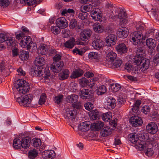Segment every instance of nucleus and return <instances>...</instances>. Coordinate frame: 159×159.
I'll return each mask as SVG.
<instances>
[{
	"mask_svg": "<svg viewBox=\"0 0 159 159\" xmlns=\"http://www.w3.org/2000/svg\"><path fill=\"white\" fill-rule=\"evenodd\" d=\"M155 40L152 38H149L146 41V45L149 48H153L155 46Z\"/></svg>",
	"mask_w": 159,
	"mask_h": 159,
	"instance_id": "obj_47",
	"label": "nucleus"
},
{
	"mask_svg": "<svg viewBox=\"0 0 159 159\" xmlns=\"http://www.w3.org/2000/svg\"><path fill=\"white\" fill-rule=\"evenodd\" d=\"M77 21L75 19H71L70 20L69 24V27L70 29H73L77 26Z\"/></svg>",
	"mask_w": 159,
	"mask_h": 159,
	"instance_id": "obj_59",
	"label": "nucleus"
},
{
	"mask_svg": "<svg viewBox=\"0 0 159 159\" xmlns=\"http://www.w3.org/2000/svg\"><path fill=\"white\" fill-rule=\"evenodd\" d=\"M78 96L77 95L75 94H72L68 95L66 99L68 102L72 103H76L78 100Z\"/></svg>",
	"mask_w": 159,
	"mask_h": 159,
	"instance_id": "obj_31",
	"label": "nucleus"
},
{
	"mask_svg": "<svg viewBox=\"0 0 159 159\" xmlns=\"http://www.w3.org/2000/svg\"><path fill=\"white\" fill-rule=\"evenodd\" d=\"M151 115L152 119L153 121H156L158 119H159V116L157 109H156L155 110H154L153 111L151 112Z\"/></svg>",
	"mask_w": 159,
	"mask_h": 159,
	"instance_id": "obj_50",
	"label": "nucleus"
},
{
	"mask_svg": "<svg viewBox=\"0 0 159 159\" xmlns=\"http://www.w3.org/2000/svg\"><path fill=\"white\" fill-rule=\"evenodd\" d=\"M141 104V101L138 100L134 103V104L131 108V111L134 113H137L139 111V107Z\"/></svg>",
	"mask_w": 159,
	"mask_h": 159,
	"instance_id": "obj_37",
	"label": "nucleus"
},
{
	"mask_svg": "<svg viewBox=\"0 0 159 159\" xmlns=\"http://www.w3.org/2000/svg\"><path fill=\"white\" fill-rule=\"evenodd\" d=\"M56 23L58 27L61 29L66 28L68 25L66 20L63 17L57 19L56 20Z\"/></svg>",
	"mask_w": 159,
	"mask_h": 159,
	"instance_id": "obj_16",
	"label": "nucleus"
},
{
	"mask_svg": "<svg viewBox=\"0 0 159 159\" xmlns=\"http://www.w3.org/2000/svg\"><path fill=\"white\" fill-rule=\"evenodd\" d=\"M148 36V35L147 34H146L145 36H143L140 32L135 31L132 34L130 41L133 43V44L137 45L142 42V39H145V38Z\"/></svg>",
	"mask_w": 159,
	"mask_h": 159,
	"instance_id": "obj_4",
	"label": "nucleus"
},
{
	"mask_svg": "<svg viewBox=\"0 0 159 159\" xmlns=\"http://www.w3.org/2000/svg\"><path fill=\"white\" fill-rule=\"evenodd\" d=\"M146 129L149 133L155 134L158 130V126L155 123L151 122L146 126Z\"/></svg>",
	"mask_w": 159,
	"mask_h": 159,
	"instance_id": "obj_14",
	"label": "nucleus"
},
{
	"mask_svg": "<svg viewBox=\"0 0 159 159\" xmlns=\"http://www.w3.org/2000/svg\"><path fill=\"white\" fill-rule=\"evenodd\" d=\"M117 34L120 38H125L128 34V30L125 27H121L118 29Z\"/></svg>",
	"mask_w": 159,
	"mask_h": 159,
	"instance_id": "obj_17",
	"label": "nucleus"
},
{
	"mask_svg": "<svg viewBox=\"0 0 159 159\" xmlns=\"http://www.w3.org/2000/svg\"><path fill=\"white\" fill-rule=\"evenodd\" d=\"M15 35L16 39L18 40H20L26 36V34L21 31H17L15 33Z\"/></svg>",
	"mask_w": 159,
	"mask_h": 159,
	"instance_id": "obj_46",
	"label": "nucleus"
},
{
	"mask_svg": "<svg viewBox=\"0 0 159 159\" xmlns=\"http://www.w3.org/2000/svg\"><path fill=\"white\" fill-rule=\"evenodd\" d=\"M157 138H156L154 135H153L150 141H148L149 144L147 145V147L157 148L158 147V144L157 143Z\"/></svg>",
	"mask_w": 159,
	"mask_h": 159,
	"instance_id": "obj_35",
	"label": "nucleus"
},
{
	"mask_svg": "<svg viewBox=\"0 0 159 159\" xmlns=\"http://www.w3.org/2000/svg\"><path fill=\"white\" fill-rule=\"evenodd\" d=\"M31 38L28 36H26L22 39H21L19 44L22 48H27L29 44L31 43Z\"/></svg>",
	"mask_w": 159,
	"mask_h": 159,
	"instance_id": "obj_22",
	"label": "nucleus"
},
{
	"mask_svg": "<svg viewBox=\"0 0 159 159\" xmlns=\"http://www.w3.org/2000/svg\"><path fill=\"white\" fill-rule=\"evenodd\" d=\"M139 139L141 141H143L145 143L144 145L145 146L144 149H145L147 147V145L149 144V142L148 141H146L148 138V133H142L139 134Z\"/></svg>",
	"mask_w": 159,
	"mask_h": 159,
	"instance_id": "obj_27",
	"label": "nucleus"
},
{
	"mask_svg": "<svg viewBox=\"0 0 159 159\" xmlns=\"http://www.w3.org/2000/svg\"><path fill=\"white\" fill-rule=\"evenodd\" d=\"M90 122L86 121L80 123L79 129L81 131H86L88 130L89 128Z\"/></svg>",
	"mask_w": 159,
	"mask_h": 159,
	"instance_id": "obj_26",
	"label": "nucleus"
},
{
	"mask_svg": "<svg viewBox=\"0 0 159 159\" xmlns=\"http://www.w3.org/2000/svg\"><path fill=\"white\" fill-rule=\"evenodd\" d=\"M92 34V31L89 29L84 30L80 33V39L83 41H86L90 38Z\"/></svg>",
	"mask_w": 159,
	"mask_h": 159,
	"instance_id": "obj_10",
	"label": "nucleus"
},
{
	"mask_svg": "<svg viewBox=\"0 0 159 159\" xmlns=\"http://www.w3.org/2000/svg\"><path fill=\"white\" fill-rule=\"evenodd\" d=\"M93 28L95 32L98 33H102L104 30L103 26L100 23H95L93 25Z\"/></svg>",
	"mask_w": 159,
	"mask_h": 159,
	"instance_id": "obj_23",
	"label": "nucleus"
},
{
	"mask_svg": "<svg viewBox=\"0 0 159 159\" xmlns=\"http://www.w3.org/2000/svg\"><path fill=\"white\" fill-rule=\"evenodd\" d=\"M69 72L67 69L63 70L59 74V78L60 80H64L67 79L69 75Z\"/></svg>",
	"mask_w": 159,
	"mask_h": 159,
	"instance_id": "obj_32",
	"label": "nucleus"
},
{
	"mask_svg": "<svg viewBox=\"0 0 159 159\" xmlns=\"http://www.w3.org/2000/svg\"><path fill=\"white\" fill-rule=\"evenodd\" d=\"M145 50L144 48L138 47L136 51V53L138 57L142 58L145 56Z\"/></svg>",
	"mask_w": 159,
	"mask_h": 159,
	"instance_id": "obj_40",
	"label": "nucleus"
},
{
	"mask_svg": "<svg viewBox=\"0 0 159 159\" xmlns=\"http://www.w3.org/2000/svg\"><path fill=\"white\" fill-rule=\"evenodd\" d=\"M29 52L25 51H20L19 54V58L22 60H27L29 57Z\"/></svg>",
	"mask_w": 159,
	"mask_h": 159,
	"instance_id": "obj_34",
	"label": "nucleus"
},
{
	"mask_svg": "<svg viewBox=\"0 0 159 159\" xmlns=\"http://www.w3.org/2000/svg\"><path fill=\"white\" fill-rule=\"evenodd\" d=\"M150 63L149 60L148 59H143L140 63V69L143 71L148 69L149 67Z\"/></svg>",
	"mask_w": 159,
	"mask_h": 159,
	"instance_id": "obj_24",
	"label": "nucleus"
},
{
	"mask_svg": "<svg viewBox=\"0 0 159 159\" xmlns=\"http://www.w3.org/2000/svg\"><path fill=\"white\" fill-rule=\"evenodd\" d=\"M62 37L64 38H66L69 37L70 32L68 30L64 29L61 32Z\"/></svg>",
	"mask_w": 159,
	"mask_h": 159,
	"instance_id": "obj_60",
	"label": "nucleus"
},
{
	"mask_svg": "<svg viewBox=\"0 0 159 159\" xmlns=\"http://www.w3.org/2000/svg\"><path fill=\"white\" fill-rule=\"evenodd\" d=\"M131 124L134 126H137L141 125L143 123L142 119L137 116L131 117L129 119Z\"/></svg>",
	"mask_w": 159,
	"mask_h": 159,
	"instance_id": "obj_12",
	"label": "nucleus"
},
{
	"mask_svg": "<svg viewBox=\"0 0 159 159\" xmlns=\"http://www.w3.org/2000/svg\"><path fill=\"white\" fill-rule=\"evenodd\" d=\"M30 144L34 147L37 148L41 145V142L40 139L34 138L31 139Z\"/></svg>",
	"mask_w": 159,
	"mask_h": 159,
	"instance_id": "obj_38",
	"label": "nucleus"
},
{
	"mask_svg": "<svg viewBox=\"0 0 159 159\" xmlns=\"http://www.w3.org/2000/svg\"><path fill=\"white\" fill-rule=\"evenodd\" d=\"M34 64L36 66L42 67L45 64L44 59L42 57H37L34 61Z\"/></svg>",
	"mask_w": 159,
	"mask_h": 159,
	"instance_id": "obj_29",
	"label": "nucleus"
},
{
	"mask_svg": "<svg viewBox=\"0 0 159 159\" xmlns=\"http://www.w3.org/2000/svg\"><path fill=\"white\" fill-rule=\"evenodd\" d=\"M15 39L12 37H8L7 35V39L6 40L5 43L8 46H11L15 44Z\"/></svg>",
	"mask_w": 159,
	"mask_h": 159,
	"instance_id": "obj_41",
	"label": "nucleus"
},
{
	"mask_svg": "<svg viewBox=\"0 0 159 159\" xmlns=\"http://www.w3.org/2000/svg\"><path fill=\"white\" fill-rule=\"evenodd\" d=\"M79 83L81 87H84L86 86L88 84L89 81L85 78H82L79 79Z\"/></svg>",
	"mask_w": 159,
	"mask_h": 159,
	"instance_id": "obj_51",
	"label": "nucleus"
},
{
	"mask_svg": "<svg viewBox=\"0 0 159 159\" xmlns=\"http://www.w3.org/2000/svg\"><path fill=\"white\" fill-rule=\"evenodd\" d=\"M128 138L129 141L135 144V147L137 149L140 151L144 149L145 146L144 144L145 143L140 141L137 134L135 133H131L129 135Z\"/></svg>",
	"mask_w": 159,
	"mask_h": 159,
	"instance_id": "obj_3",
	"label": "nucleus"
},
{
	"mask_svg": "<svg viewBox=\"0 0 159 159\" xmlns=\"http://www.w3.org/2000/svg\"><path fill=\"white\" fill-rule=\"evenodd\" d=\"M43 67L36 66L33 69L31 73L34 76L40 77L43 75Z\"/></svg>",
	"mask_w": 159,
	"mask_h": 159,
	"instance_id": "obj_20",
	"label": "nucleus"
},
{
	"mask_svg": "<svg viewBox=\"0 0 159 159\" xmlns=\"http://www.w3.org/2000/svg\"><path fill=\"white\" fill-rule=\"evenodd\" d=\"M104 107L106 109L111 110L115 108L116 105V100L111 97L107 98Z\"/></svg>",
	"mask_w": 159,
	"mask_h": 159,
	"instance_id": "obj_9",
	"label": "nucleus"
},
{
	"mask_svg": "<svg viewBox=\"0 0 159 159\" xmlns=\"http://www.w3.org/2000/svg\"><path fill=\"white\" fill-rule=\"evenodd\" d=\"M13 146L15 149L20 148L22 147L21 140L18 139H14L13 140Z\"/></svg>",
	"mask_w": 159,
	"mask_h": 159,
	"instance_id": "obj_43",
	"label": "nucleus"
},
{
	"mask_svg": "<svg viewBox=\"0 0 159 159\" xmlns=\"http://www.w3.org/2000/svg\"><path fill=\"white\" fill-rule=\"evenodd\" d=\"M111 128L108 126L104 127L101 132V135L103 137H106L110 135L112 132Z\"/></svg>",
	"mask_w": 159,
	"mask_h": 159,
	"instance_id": "obj_30",
	"label": "nucleus"
},
{
	"mask_svg": "<svg viewBox=\"0 0 159 159\" xmlns=\"http://www.w3.org/2000/svg\"><path fill=\"white\" fill-rule=\"evenodd\" d=\"M117 37L114 34H110L106 38L105 42L106 45L108 46H111L115 44L116 43Z\"/></svg>",
	"mask_w": 159,
	"mask_h": 159,
	"instance_id": "obj_11",
	"label": "nucleus"
},
{
	"mask_svg": "<svg viewBox=\"0 0 159 159\" xmlns=\"http://www.w3.org/2000/svg\"><path fill=\"white\" fill-rule=\"evenodd\" d=\"M106 8L110 9L111 11V13L110 16V18L111 19H115L117 18L116 14L117 12H119L121 9L116 6H114L111 3H107L106 5Z\"/></svg>",
	"mask_w": 159,
	"mask_h": 159,
	"instance_id": "obj_7",
	"label": "nucleus"
},
{
	"mask_svg": "<svg viewBox=\"0 0 159 159\" xmlns=\"http://www.w3.org/2000/svg\"><path fill=\"white\" fill-rule=\"evenodd\" d=\"M75 12L74 10L72 9L68 8V9H65L63 10L61 14L62 15L65 16L68 13L69 14H74Z\"/></svg>",
	"mask_w": 159,
	"mask_h": 159,
	"instance_id": "obj_57",
	"label": "nucleus"
},
{
	"mask_svg": "<svg viewBox=\"0 0 159 159\" xmlns=\"http://www.w3.org/2000/svg\"><path fill=\"white\" fill-rule=\"evenodd\" d=\"M150 107L148 106H145L142 108V111L145 114H147L149 113L150 111Z\"/></svg>",
	"mask_w": 159,
	"mask_h": 159,
	"instance_id": "obj_62",
	"label": "nucleus"
},
{
	"mask_svg": "<svg viewBox=\"0 0 159 159\" xmlns=\"http://www.w3.org/2000/svg\"><path fill=\"white\" fill-rule=\"evenodd\" d=\"M116 49L118 53L122 54L127 51V48L125 44L121 43L118 45L116 47Z\"/></svg>",
	"mask_w": 159,
	"mask_h": 159,
	"instance_id": "obj_25",
	"label": "nucleus"
},
{
	"mask_svg": "<svg viewBox=\"0 0 159 159\" xmlns=\"http://www.w3.org/2000/svg\"><path fill=\"white\" fill-rule=\"evenodd\" d=\"M46 98V96L45 93H43L40 96L39 101V103L40 105H42L44 104Z\"/></svg>",
	"mask_w": 159,
	"mask_h": 159,
	"instance_id": "obj_55",
	"label": "nucleus"
},
{
	"mask_svg": "<svg viewBox=\"0 0 159 159\" xmlns=\"http://www.w3.org/2000/svg\"><path fill=\"white\" fill-rule=\"evenodd\" d=\"M50 69L53 72L57 73L59 72L61 70L57 68L54 62L51 65Z\"/></svg>",
	"mask_w": 159,
	"mask_h": 159,
	"instance_id": "obj_58",
	"label": "nucleus"
},
{
	"mask_svg": "<svg viewBox=\"0 0 159 159\" xmlns=\"http://www.w3.org/2000/svg\"><path fill=\"white\" fill-rule=\"evenodd\" d=\"M92 6L91 4H88L84 6H82L80 9L82 12L87 13L92 9Z\"/></svg>",
	"mask_w": 159,
	"mask_h": 159,
	"instance_id": "obj_45",
	"label": "nucleus"
},
{
	"mask_svg": "<svg viewBox=\"0 0 159 159\" xmlns=\"http://www.w3.org/2000/svg\"><path fill=\"white\" fill-rule=\"evenodd\" d=\"M76 110L73 107L67 108L66 110V118L71 123L75 121Z\"/></svg>",
	"mask_w": 159,
	"mask_h": 159,
	"instance_id": "obj_6",
	"label": "nucleus"
},
{
	"mask_svg": "<svg viewBox=\"0 0 159 159\" xmlns=\"http://www.w3.org/2000/svg\"><path fill=\"white\" fill-rule=\"evenodd\" d=\"M59 28L57 26H52L51 27V30L54 34H58L60 32V30Z\"/></svg>",
	"mask_w": 159,
	"mask_h": 159,
	"instance_id": "obj_54",
	"label": "nucleus"
},
{
	"mask_svg": "<svg viewBox=\"0 0 159 159\" xmlns=\"http://www.w3.org/2000/svg\"><path fill=\"white\" fill-rule=\"evenodd\" d=\"M122 62V61L120 59L116 60L113 63L114 67L116 68L120 67L121 65Z\"/></svg>",
	"mask_w": 159,
	"mask_h": 159,
	"instance_id": "obj_64",
	"label": "nucleus"
},
{
	"mask_svg": "<svg viewBox=\"0 0 159 159\" xmlns=\"http://www.w3.org/2000/svg\"><path fill=\"white\" fill-rule=\"evenodd\" d=\"M63 96L62 95H59L56 96L54 98L55 102L58 104L61 103L63 100Z\"/></svg>",
	"mask_w": 159,
	"mask_h": 159,
	"instance_id": "obj_56",
	"label": "nucleus"
},
{
	"mask_svg": "<svg viewBox=\"0 0 159 159\" xmlns=\"http://www.w3.org/2000/svg\"><path fill=\"white\" fill-rule=\"evenodd\" d=\"M37 52L39 54L45 55L48 52L49 54L53 53L54 50L52 49L49 48L45 44H42L38 48Z\"/></svg>",
	"mask_w": 159,
	"mask_h": 159,
	"instance_id": "obj_8",
	"label": "nucleus"
},
{
	"mask_svg": "<svg viewBox=\"0 0 159 159\" xmlns=\"http://www.w3.org/2000/svg\"><path fill=\"white\" fill-rule=\"evenodd\" d=\"M75 44V39L74 38L70 39L69 40L66 41L64 43L65 47L69 48H72L73 47Z\"/></svg>",
	"mask_w": 159,
	"mask_h": 159,
	"instance_id": "obj_39",
	"label": "nucleus"
},
{
	"mask_svg": "<svg viewBox=\"0 0 159 159\" xmlns=\"http://www.w3.org/2000/svg\"><path fill=\"white\" fill-rule=\"evenodd\" d=\"M9 4V0H0V6L5 7L8 6Z\"/></svg>",
	"mask_w": 159,
	"mask_h": 159,
	"instance_id": "obj_61",
	"label": "nucleus"
},
{
	"mask_svg": "<svg viewBox=\"0 0 159 159\" xmlns=\"http://www.w3.org/2000/svg\"><path fill=\"white\" fill-rule=\"evenodd\" d=\"M104 43L100 37L98 36L95 38L92 43V45L94 49L98 50L100 49L103 46Z\"/></svg>",
	"mask_w": 159,
	"mask_h": 159,
	"instance_id": "obj_13",
	"label": "nucleus"
},
{
	"mask_svg": "<svg viewBox=\"0 0 159 159\" xmlns=\"http://www.w3.org/2000/svg\"><path fill=\"white\" fill-rule=\"evenodd\" d=\"M82 70L80 69H78L74 71L70 75L71 78H76L82 75L83 74Z\"/></svg>",
	"mask_w": 159,
	"mask_h": 159,
	"instance_id": "obj_28",
	"label": "nucleus"
},
{
	"mask_svg": "<svg viewBox=\"0 0 159 159\" xmlns=\"http://www.w3.org/2000/svg\"><path fill=\"white\" fill-rule=\"evenodd\" d=\"M28 153V157L30 159H34L38 155L39 150L38 148L37 149H31L29 151Z\"/></svg>",
	"mask_w": 159,
	"mask_h": 159,
	"instance_id": "obj_33",
	"label": "nucleus"
},
{
	"mask_svg": "<svg viewBox=\"0 0 159 159\" xmlns=\"http://www.w3.org/2000/svg\"><path fill=\"white\" fill-rule=\"evenodd\" d=\"M17 93L15 96L16 101L20 106L24 107H30L31 106V102L33 96L31 94H28L19 97Z\"/></svg>",
	"mask_w": 159,
	"mask_h": 159,
	"instance_id": "obj_2",
	"label": "nucleus"
},
{
	"mask_svg": "<svg viewBox=\"0 0 159 159\" xmlns=\"http://www.w3.org/2000/svg\"><path fill=\"white\" fill-rule=\"evenodd\" d=\"M79 94L81 98L85 99H89L91 101L92 95L89 94V89H83L80 90Z\"/></svg>",
	"mask_w": 159,
	"mask_h": 159,
	"instance_id": "obj_15",
	"label": "nucleus"
},
{
	"mask_svg": "<svg viewBox=\"0 0 159 159\" xmlns=\"http://www.w3.org/2000/svg\"><path fill=\"white\" fill-rule=\"evenodd\" d=\"M22 147L24 148H27L30 146L31 143V138L29 136L23 137L21 140Z\"/></svg>",
	"mask_w": 159,
	"mask_h": 159,
	"instance_id": "obj_21",
	"label": "nucleus"
},
{
	"mask_svg": "<svg viewBox=\"0 0 159 159\" xmlns=\"http://www.w3.org/2000/svg\"><path fill=\"white\" fill-rule=\"evenodd\" d=\"M55 156V152L53 150L45 151L42 153V157L44 159H52Z\"/></svg>",
	"mask_w": 159,
	"mask_h": 159,
	"instance_id": "obj_19",
	"label": "nucleus"
},
{
	"mask_svg": "<svg viewBox=\"0 0 159 159\" xmlns=\"http://www.w3.org/2000/svg\"><path fill=\"white\" fill-rule=\"evenodd\" d=\"M120 88V86L117 84H111L109 87V89L111 91L115 92L118 91Z\"/></svg>",
	"mask_w": 159,
	"mask_h": 159,
	"instance_id": "obj_42",
	"label": "nucleus"
},
{
	"mask_svg": "<svg viewBox=\"0 0 159 159\" xmlns=\"http://www.w3.org/2000/svg\"><path fill=\"white\" fill-rule=\"evenodd\" d=\"M107 89L105 86L102 85L100 86L97 91V93L98 95H102L106 93Z\"/></svg>",
	"mask_w": 159,
	"mask_h": 159,
	"instance_id": "obj_48",
	"label": "nucleus"
},
{
	"mask_svg": "<svg viewBox=\"0 0 159 159\" xmlns=\"http://www.w3.org/2000/svg\"><path fill=\"white\" fill-rule=\"evenodd\" d=\"M88 15V14L87 13L82 12V13H80L78 16L79 19L84 20L87 18Z\"/></svg>",
	"mask_w": 159,
	"mask_h": 159,
	"instance_id": "obj_63",
	"label": "nucleus"
},
{
	"mask_svg": "<svg viewBox=\"0 0 159 159\" xmlns=\"http://www.w3.org/2000/svg\"><path fill=\"white\" fill-rule=\"evenodd\" d=\"M104 125V124L103 122L99 121L94 123L93 125V127L97 131L101 129Z\"/></svg>",
	"mask_w": 159,
	"mask_h": 159,
	"instance_id": "obj_49",
	"label": "nucleus"
},
{
	"mask_svg": "<svg viewBox=\"0 0 159 159\" xmlns=\"http://www.w3.org/2000/svg\"><path fill=\"white\" fill-rule=\"evenodd\" d=\"M116 16L117 18L115 19H112L115 21L117 19L119 18V24L120 26H124L128 22L127 14L124 10L121 9L119 12H117Z\"/></svg>",
	"mask_w": 159,
	"mask_h": 159,
	"instance_id": "obj_5",
	"label": "nucleus"
},
{
	"mask_svg": "<svg viewBox=\"0 0 159 159\" xmlns=\"http://www.w3.org/2000/svg\"><path fill=\"white\" fill-rule=\"evenodd\" d=\"M89 57L91 59H98L99 58V55L97 52H91L89 54Z\"/></svg>",
	"mask_w": 159,
	"mask_h": 159,
	"instance_id": "obj_52",
	"label": "nucleus"
},
{
	"mask_svg": "<svg viewBox=\"0 0 159 159\" xmlns=\"http://www.w3.org/2000/svg\"><path fill=\"white\" fill-rule=\"evenodd\" d=\"M91 16L92 19L95 21H98L102 17V15L100 12V10L98 9L93 10L91 12Z\"/></svg>",
	"mask_w": 159,
	"mask_h": 159,
	"instance_id": "obj_18",
	"label": "nucleus"
},
{
	"mask_svg": "<svg viewBox=\"0 0 159 159\" xmlns=\"http://www.w3.org/2000/svg\"><path fill=\"white\" fill-rule=\"evenodd\" d=\"M116 54L112 51L108 53L106 59L108 61L112 62L116 57Z\"/></svg>",
	"mask_w": 159,
	"mask_h": 159,
	"instance_id": "obj_36",
	"label": "nucleus"
},
{
	"mask_svg": "<svg viewBox=\"0 0 159 159\" xmlns=\"http://www.w3.org/2000/svg\"><path fill=\"white\" fill-rule=\"evenodd\" d=\"M102 118L103 120L105 121H110L112 119V114L111 112H107L102 114Z\"/></svg>",
	"mask_w": 159,
	"mask_h": 159,
	"instance_id": "obj_44",
	"label": "nucleus"
},
{
	"mask_svg": "<svg viewBox=\"0 0 159 159\" xmlns=\"http://www.w3.org/2000/svg\"><path fill=\"white\" fill-rule=\"evenodd\" d=\"M14 87L18 92V94H21L27 93L30 88L29 84L25 80L18 79L14 83Z\"/></svg>",
	"mask_w": 159,
	"mask_h": 159,
	"instance_id": "obj_1",
	"label": "nucleus"
},
{
	"mask_svg": "<svg viewBox=\"0 0 159 159\" xmlns=\"http://www.w3.org/2000/svg\"><path fill=\"white\" fill-rule=\"evenodd\" d=\"M125 69L126 70H127L129 72L132 70L134 71L136 70L137 68L136 67V66L134 67V68L133 67L131 64L130 63H126L125 64Z\"/></svg>",
	"mask_w": 159,
	"mask_h": 159,
	"instance_id": "obj_53",
	"label": "nucleus"
}]
</instances>
